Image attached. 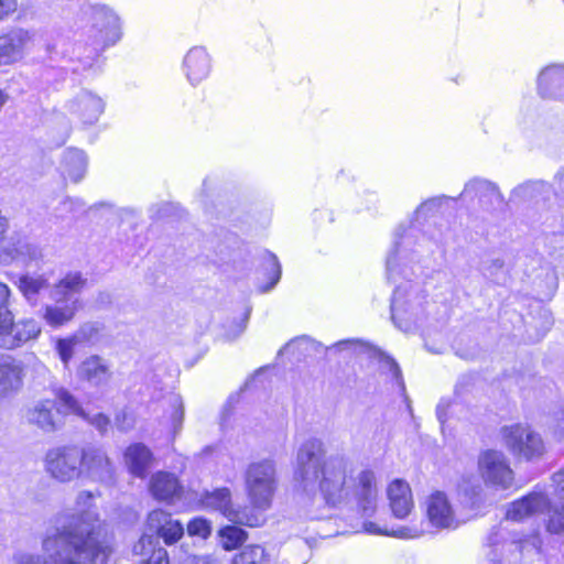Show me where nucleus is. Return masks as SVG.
Instances as JSON below:
<instances>
[{"label": "nucleus", "mask_w": 564, "mask_h": 564, "mask_svg": "<svg viewBox=\"0 0 564 564\" xmlns=\"http://www.w3.org/2000/svg\"><path fill=\"white\" fill-rule=\"evenodd\" d=\"M478 471L487 487L505 490L513 484V470L507 456L500 451L481 452L478 457Z\"/></svg>", "instance_id": "nucleus-9"}, {"label": "nucleus", "mask_w": 564, "mask_h": 564, "mask_svg": "<svg viewBox=\"0 0 564 564\" xmlns=\"http://www.w3.org/2000/svg\"><path fill=\"white\" fill-rule=\"evenodd\" d=\"M47 474L59 482H70L83 476L82 447L62 445L47 451L44 459Z\"/></svg>", "instance_id": "nucleus-8"}, {"label": "nucleus", "mask_w": 564, "mask_h": 564, "mask_svg": "<svg viewBox=\"0 0 564 564\" xmlns=\"http://www.w3.org/2000/svg\"><path fill=\"white\" fill-rule=\"evenodd\" d=\"M42 333V327L39 321L33 317L22 318L13 323L11 334L6 337L3 348L14 349L28 341L35 340Z\"/></svg>", "instance_id": "nucleus-28"}, {"label": "nucleus", "mask_w": 564, "mask_h": 564, "mask_svg": "<svg viewBox=\"0 0 564 564\" xmlns=\"http://www.w3.org/2000/svg\"><path fill=\"white\" fill-rule=\"evenodd\" d=\"M553 485L560 502L551 503L547 499L545 508L549 516L546 529L550 533L558 534L564 530V468L553 475Z\"/></svg>", "instance_id": "nucleus-26"}, {"label": "nucleus", "mask_w": 564, "mask_h": 564, "mask_svg": "<svg viewBox=\"0 0 564 564\" xmlns=\"http://www.w3.org/2000/svg\"><path fill=\"white\" fill-rule=\"evenodd\" d=\"M17 8V0H0V20H3L12 14Z\"/></svg>", "instance_id": "nucleus-48"}, {"label": "nucleus", "mask_w": 564, "mask_h": 564, "mask_svg": "<svg viewBox=\"0 0 564 564\" xmlns=\"http://www.w3.org/2000/svg\"><path fill=\"white\" fill-rule=\"evenodd\" d=\"M86 285V279L79 272H69L51 291L50 297L53 304L43 307L42 318L45 323L57 328L69 323L78 311L77 295Z\"/></svg>", "instance_id": "nucleus-4"}, {"label": "nucleus", "mask_w": 564, "mask_h": 564, "mask_svg": "<svg viewBox=\"0 0 564 564\" xmlns=\"http://www.w3.org/2000/svg\"><path fill=\"white\" fill-rule=\"evenodd\" d=\"M200 503L206 509L218 511L228 521L234 523L259 527L263 522L262 517L236 507L232 503L229 488L224 487L213 491H205L200 497Z\"/></svg>", "instance_id": "nucleus-10"}, {"label": "nucleus", "mask_w": 564, "mask_h": 564, "mask_svg": "<svg viewBox=\"0 0 564 564\" xmlns=\"http://www.w3.org/2000/svg\"><path fill=\"white\" fill-rule=\"evenodd\" d=\"M77 378L91 388L102 389L112 378L110 364L99 355H90L79 364Z\"/></svg>", "instance_id": "nucleus-19"}, {"label": "nucleus", "mask_w": 564, "mask_h": 564, "mask_svg": "<svg viewBox=\"0 0 564 564\" xmlns=\"http://www.w3.org/2000/svg\"><path fill=\"white\" fill-rule=\"evenodd\" d=\"M456 197L436 196L422 202L413 212L408 227L395 230L393 247L387 257V278L395 284L391 300V319L397 328L412 333L435 319V303L426 300L420 279L425 272L427 259L424 256L425 235L433 236L425 227L435 224L445 202Z\"/></svg>", "instance_id": "nucleus-2"}, {"label": "nucleus", "mask_w": 564, "mask_h": 564, "mask_svg": "<svg viewBox=\"0 0 564 564\" xmlns=\"http://www.w3.org/2000/svg\"><path fill=\"white\" fill-rule=\"evenodd\" d=\"M88 158L83 150L67 149L63 152L58 171L64 181L79 183L86 175Z\"/></svg>", "instance_id": "nucleus-23"}, {"label": "nucleus", "mask_w": 564, "mask_h": 564, "mask_svg": "<svg viewBox=\"0 0 564 564\" xmlns=\"http://www.w3.org/2000/svg\"><path fill=\"white\" fill-rule=\"evenodd\" d=\"M429 522L436 529L454 530L462 524L447 496L442 491L433 492L426 500Z\"/></svg>", "instance_id": "nucleus-17"}, {"label": "nucleus", "mask_w": 564, "mask_h": 564, "mask_svg": "<svg viewBox=\"0 0 564 564\" xmlns=\"http://www.w3.org/2000/svg\"><path fill=\"white\" fill-rule=\"evenodd\" d=\"M23 383V365L9 355H0V394L17 392Z\"/></svg>", "instance_id": "nucleus-25"}, {"label": "nucleus", "mask_w": 564, "mask_h": 564, "mask_svg": "<svg viewBox=\"0 0 564 564\" xmlns=\"http://www.w3.org/2000/svg\"><path fill=\"white\" fill-rule=\"evenodd\" d=\"M449 406V403L445 400H442L438 404H437V408H436V414H437V419L438 421L441 422V424L443 425L446 421V409Z\"/></svg>", "instance_id": "nucleus-51"}, {"label": "nucleus", "mask_w": 564, "mask_h": 564, "mask_svg": "<svg viewBox=\"0 0 564 564\" xmlns=\"http://www.w3.org/2000/svg\"><path fill=\"white\" fill-rule=\"evenodd\" d=\"M433 238L435 239V241H436L437 243H444V242H445V240H446V238H445V237H442V236H440V237H434V236H433Z\"/></svg>", "instance_id": "nucleus-55"}, {"label": "nucleus", "mask_w": 564, "mask_h": 564, "mask_svg": "<svg viewBox=\"0 0 564 564\" xmlns=\"http://www.w3.org/2000/svg\"><path fill=\"white\" fill-rule=\"evenodd\" d=\"M550 192V185L543 181L528 182L512 191L511 200H539Z\"/></svg>", "instance_id": "nucleus-34"}, {"label": "nucleus", "mask_w": 564, "mask_h": 564, "mask_svg": "<svg viewBox=\"0 0 564 564\" xmlns=\"http://www.w3.org/2000/svg\"><path fill=\"white\" fill-rule=\"evenodd\" d=\"M50 285V279L45 273L42 274H24L19 278L18 288L31 304H36L37 295L46 290Z\"/></svg>", "instance_id": "nucleus-31"}, {"label": "nucleus", "mask_w": 564, "mask_h": 564, "mask_svg": "<svg viewBox=\"0 0 564 564\" xmlns=\"http://www.w3.org/2000/svg\"><path fill=\"white\" fill-rule=\"evenodd\" d=\"M508 534L503 528H498L490 533L488 557L491 564H521L523 550L529 542L527 540H509Z\"/></svg>", "instance_id": "nucleus-13"}, {"label": "nucleus", "mask_w": 564, "mask_h": 564, "mask_svg": "<svg viewBox=\"0 0 564 564\" xmlns=\"http://www.w3.org/2000/svg\"><path fill=\"white\" fill-rule=\"evenodd\" d=\"M245 489L251 506L268 510L278 489L276 464L272 458L251 462L243 474Z\"/></svg>", "instance_id": "nucleus-6"}, {"label": "nucleus", "mask_w": 564, "mask_h": 564, "mask_svg": "<svg viewBox=\"0 0 564 564\" xmlns=\"http://www.w3.org/2000/svg\"><path fill=\"white\" fill-rule=\"evenodd\" d=\"M36 37L35 31L20 28L0 35V65H11L22 59L34 47Z\"/></svg>", "instance_id": "nucleus-14"}, {"label": "nucleus", "mask_w": 564, "mask_h": 564, "mask_svg": "<svg viewBox=\"0 0 564 564\" xmlns=\"http://www.w3.org/2000/svg\"><path fill=\"white\" fill-rule=\"evenodd\" d=\"M359 345L356 339H344L335 343L330 347H324L322 344L315 341L307 336H301L290 340L283 348L279 350V355H291L295 359L301 357L311 356L312 354H319L327 349H355Z\"/></svg>", "instance_id": "nucleus-20"}, {"label": "nucleus", "mask_w": 564, "mask_h": 564, "mask_svg": "<svg viewBox=\"0 0 564 564\" xmlns=\"http://www.w3.org/2000/svg\"><path fill=\"white\" fill-rule=\"evenodd\" d=\"M219 536L226 550H235L246 541L247 532L236 525H226L219 530Z\"/></svg>", "instance_id": "nucleus-37"}, {"label": "nucleus", "mask_w": 564, "mask_h": 564, "mask_svg": "<svg viewBox=\"0 0 564 564\" xmlns=\"http://www.w3.org/2000/svg\"><path fill=\"white\" fill-rule=\"evenodd\" d=\"M147 529L159 543L161 538L165 544L171 545L176 543L184 534V527L173 517L162 509L151 511L147 519Z\"/></svg>", "instance_id": "nucleus-18"}, {"label": "nucleus", "mask_w": 564, "mask_h": 564, "mask_svg": "<svg viewBox=\"0 0 564 564\" xmlns=\"http://www.w3.org/2000/svg\"><path fill=\"white\" fill-rule=\"evenodd\" d=\"M78 345H80V344L77 341V339H75V337L73 335L69 337H66V338H59L56 341L55 347H56L57 354L65 367L68 366L69 361L72 360V358L74 356L75 347Z\"/></svg>", "instance_id": "nucleus-40"}, {"label": "nucleus", "mask_w": 564, "mask_h": 564, "mask_svg": "<svg viewBox=\"0 0 564 564\" xmlns=\"http://www.w3.org/2000/svg\"><path fill=\"white\" fill-rule=\"evenodd\" d=\"M460 490L465 492V495H469L468 492V488L465 486V484H462L460 485ZM481 491V487L478 485L477 487L473 488L471 489V492H470V499H473L474 497L478 496V494Z\"/></svg>", "instance_id": "nucleus-54"}, {"label": "nucleus", "mask_w": 564, "mask_h": 564, "mask_svg": "<svg viewBox=\"0 0 564 564\" xmlns=\"http://www.w3.org/2000/svg\"><path fill=\"white\" fill-rule=\"evenodd\" d=\"M135 420L132 414L127 411H120L116 414L115 425L121 432H129L134 427Z\"/></svg>", "instance_id": "nucleus-44"}, {"label": "nucleus", "mask_w": 564, "mask_h": 564, "mask_svg": "<svg viewBox=\"0 0 564 564\" xmlns=\"http://www.w3.org/2000/svg\"><path fill=\"white\" fill-rule=\"evenodd\" d=\"M94 498L90 491H82L75 509L57 516L54 531L43 541L46 557L24 554L18 564H106L111 549L101 540Z\"/></svg>", "instance_id": "nucleus-3"}, {"label": "nucleus", "mask_w": 564, "mask_h": 564, "mask_svg": "<svg viewBox=\"0 0 564 564\" xmlns=\"http://www.w3.org/2000/svg\"><path fill=\"white\" fill-rule=\"evenodd\" d=\"M555 182L557 186V191L564 195V169L558 171L555 176Z\"/></svg>", "instance_id": "nucleus-53"}, {"label": "nucleus", "mask_w": 564, "mask_h": 564, "mask_svg": "<svg viewBox=\"0 0 564 564\" xmlns=\"http://www.w3.org/2000/svg\"><path fill=\"white\" fill-rule=\"evenodd\" d=\"M41 256L40 248L26 240H19L8 254L10 260L23 259V260H35Z\"/></svg>", "instance_id": "nucleus-38"}, {"label": "nucleus", "mask_w": 564, "mask_h": 564, "mask_svg": "<svg viewBox=\"0 0 564 564\" xmlns=\"http://www.w3.org/2000/svg\"><path fill=\"white\" fill-rule=\"evenodd\" d=\"M61 210L69 214H79L85 210V203L77 197H67L61 203Z\"/></svg>", "instance_id": "nucleus-46"}, {"label": "nucleus", "mask_w": 564, "mask_h": 564, "mask_svg": "<svg viewBox=\"0 0 564 564\" xmlns=\"http://www.w3.org/2000/svg\"><path fill=\"white\" fill-rule=\"evenodd\" d=\"M84 13L89 21L86 35L95 56L116 45L122 39L123 22L113 8L102 3H94L87 6Z\"/></svg>", "instance_id": "nucleus-5"}, {"label": "nucleus", "mask_w": 564, "mask_h": 564, "mask_svg": "<svg viewBox=\"0 0 564 564\" xmlns=\"http://www.w3.org/2000/svg\"><path fill=\"white\" fill-rule=\"evenodd\" d=\"M82 477L94 481L111 485L116 479L115 464L100 445L88 444L82 447Z\"/></svg>", "instance_id": "nucleus-12"}, {"label": "nucleus", "mask_w": 564, "mask_h": 564, "mask_svg": "<svg viewBox=\"0 0 564 564\" xmlns=\"http://www.w3.org/2000/svg\"><path fill=\"white\" fill-rule=\"evenodd\" d=\"M547 498L541 492H532L510 503L507 510V519L523 521L538 513L545 512Z\"/></svg>", "instance_id": "nucleus-24"}, {"label": "nucleus", "mask_w": 564, "mask_h": 564, "mask_svg": "<svg viewBox=\"0 0 564 564\" xmlns=\"http://www.w3.org/2000/svg\"><path fill=\"white\" fill-rule=\"evenodd\" d=\"M249 314H250V310L248 308L243 313V316L241 317L240 322L235 325V328L227 333L226 337L229 340L236 339L237 337H239L245 332V329L247 327V322L249 319Z\"/></svg>", "instance_id": "nucleus-47"}, {"label": "nucleus", "mask_w": 564, "mask_h": 564, "mask_svg": "<svg viewBox=\"0 0 564 564\" xmlns=\"http://www.w3.org/2000/svg\"><path fill=\"white\" fill-rule=\"evenodd\" d=\"M189 535L207 538L210 534V524L206 519L195 518L187 524Z\"/></svg>", "instance_id": "nucleus-43"}, {"label": "nucleus", "mask_w": 564, "mask_h": 564, "mask_svg": "<svg viewBox=\"0 0 564 564\" xmlns=\"http://www.w3.org/2000/svg\"><path fill=\"white\" fill-rule=\"evenodd\" d=\"M387 497L394 518L403 520L411 514L414 508V500L412 490L406 481L402 479L392 480L388 485Z\"/></svg>", "instance_id": "nucleus-21"}, {"label": "nucleus", "mask_w": 564, "mask_h": 564, "mask_svg": "<svg viewBox=\"0 0 564 564\" xmlns=\"http://www.w3.org/2000/svg\"><path fill=\"white\" fill-rule=\"evenodd\" d=\"M83 419L91 424L100 434H105L108 431L110 420L104 413H97L94 415H89L87 413V417Z\"/></svg>", "instance_id": "nucleus-45"}, {"label": "nucleus", "mask_w": 564, "mask_h": 564, "mask_svg": "<svg viewBox=\"0 0 564 564\" xmlns=\"http://www.w3.org/2000/svg\"><path fill=\"white\" fill-rule=\"evenodd\" d=\"M54 394L59 404L57 412L63 414H74L79 417H87V412L68 390L57 388L54 391Z\"/></svg>", "instance_id": "nucleus-36"}, {"label": "nucleus", "mask_w": 564, "mask_h": 564, "mask_svg": "<svg viewBox=\"0 0 564 564\" xmlns=\"http://www.w3.org/2000/svg\"><path fill=\"white\" fill-rule=\"evenodd\" d=\"M100 333V327L97 323H85L83 324L74 334L73 336L77 341L82 344H89L94 343L98 339Z\"/></svg>", "instance_id": "nucleus-41"}, {"label": "nucleus", "mask_w": 564, "mask_h": 564, "mask_svg": "<svg viewBox=\"0 0 564 564\" xmlns=\"http://www.w3.org/2000/svg\"><path fill=\"white\" fill-rule=\"evenodd\" d=\"M151 553L149 558L142 564H169L167 552L163 547H156V539L150 535V533H144L138 543L133 546V553L140 555H147Z\"/></svg>", "instance_id": "nucleus-32"}, {"label": "nucleus", "mask_w": 564, "mask_h": 564, "mask_svg": "<svg viewBox=\"0 0 564 564\" xmlns=\"http://www.w3.org/2000/svg\"><path fill=\"white\" fill-rule=\"evenodd\" d=\"M14 316L9 308H0V346L3 348L6 337L11 334Z\"/></svg>", "instance_id": "nucleus-42"}, {"label": "nucleus", "mask_w": 564, "mask_h": 564, "mask_svg": "<svg viewBox=\"0 0 564 564\" xmlns=\"http://www.w3.org/2000/svg\"><path fill=\"white\" fill-rule=\"evenodd\" d=\"M564 88V66L545 67L538 78V91L543 98H557Z\"/></svg>", "instance_id": "nucleus-29"}, {"label": "nucleus", "mask_w": 564, "mask_h": 564, "mask_svg": "<svg viewBox=\"0 0 564 564\" xmlns=\"http://www.w3.org/2000/svg\"><path fill=\"white\" fill-rule=\"evenodd\" d=\"M322 440L310 437L296 453L294 502L301 517L318 520L326 509H343L356 505L362 517L375 514L378 484L375 471L361 470L355 476L350 460L343 455L324 458Z\"/></svg>", "instance_id": "nucleus-1"}, {"label": "nucleus", "mask_w": 564, "mask_h": 564, "mask_svg": "<svg viewBox=\"0 0 564 564\" xmlns=\"http://www.w3.org/2000/svg\"><path fill=\"white\" fill-rule=\"evenodd\" d=\"M152 459V452L143 443H133L123 452L124 465L129 473L137 478H145Z\"/></svg>", "instance_id": "nucleus-27"}, {"label": "nucleus", "mask_w": 564, "mask_h": 564, "mask_svg": "<svg viewBox=\"0 0 564 564\" xmlns=\"http://www.w3.org/2000/svg\"><path fill=\"white\" fill-rule=\"evenodd\" d=\"M362 529L366 533L376 535H389L399 539H416L420 538L424 530L419 527H400L397 530L389 531L387 528H381L372 521H365Z\"/></svg>", "instance_id": "nucleus-33"}, {"label": "nucleus", "mask_w": 564, "mask_h": 564, "mask_svg": "<svg viewBox=\"0 0 564 564\" xmlns=\"http://www.w3.org/2000/svg\"><path fill=\"white\" fill-rule=\"evenodd\" d=\"M267 270L270 283L261 288V292H269L272 290L281 278V264L275 254L267 252Z\"/></svg>", "instance_id": "nucleus-39"}, {"label": "nucleus", "mask_w": 564, "mask_h": 564, "mask_svg": "<svg viewBox=\"0 0 564 564\" xmlns=\"http://www.w3.org/2000/svg\"><path fill=\"white\" fill-rule=\"evenodd\" d=\"M10 294L9 286L4 283H0V308H9Z\"/></svg>", "instance_id": "nucleus-50"}, {"label": "nucleus", "mask_w": 564, "mask_h": 564, "mask_svg": "<svg viewBox=\"0 0 564 564\" xmlns=\"http://www.w3.org/2000/svg\"><path fill=\"white\" fill-rule=\"evenodd\" d=\"M553 430H554L553 433H554L555 438L558 442H564V410H562L557 414Z\"/></svg>", "instance_id": "nucleus-49"}, {"label": "nucleus", "mask_w": 564, "mask_h": 564, "mask_svg": "<svg viewBox=\"0 0 564 564\" xmlns=\"http://www.w3.org/2000/svg\"><path fill=\"white\" fill-rule=\"evenodd\" d=\"M55 403L52 400H41L26 412L29 423L36 425L44 432H54L58 427L56 415L53 412Z\"/></svg>", "instance_id": "nucleus-30"}, {"label": "nucleus", "mask_w": 564, "mask_h": 564, "mask_svg": "<svg viewBox=\"0 0 564 564\" xmlns=\"http://www.w3.org/2000/svg\"><path fill=\"white\" fill-rule=\"evenodd\" d=\"M182 74L192 87L199 86L213 72V57L203 45L191 47L181 63Z\"/></svg>", "instance_id": "nucleus-16"}, {"label": "nucleus", "mask_w": 564, "mask_h": 564, "mask_svg": "<svg viewBox=\"0 0 564 564\" xmlns=\"http://www.w3.org/2000/svg\"><path fill=\"white\" fill-rule=\"evenodd\" d=\"M104 206H109L110 207V205L106 204V203H99V204L95 205V207H98V208L99 207H104Z\"/></svg>", "instance_id": "nucleus-56"}, {"label": "nucleus", "mask_w": 564, "mask_h": 564, "mask_svg": "<svg viewBox=\"0 0 564 564\" xmlns=\"http://www.w3.org/2000/svg\"><path fill=\"white\" fill-rule=\"evenodd\" d=\"M149 489L154 499L167 503L178 499L183 491L177 477L167 471H158L152 475Z\"/></svg>", "instance_id": "nucleus-22"}, {"label": "nucleus", "mask_w": 564, "mask_h": 564, "mask_svg": "<svg viewBox=\"0 0 564 564\" xmlns=\"http://www.w3.org/2000/svg\"><path fill=\"white\" fill-rule=\"evenodd\" d=\"M64 108L73 121L83 127H91L105 112L106 101L99 95L83 89L69 98Z\"/></svg>", "instance_id": "nucleus-11"}, {"label": "nucleus", "mask_w": 564, "mask_h": 564, "mask_svg": "<svg viewBox=\"0 0 564 564\" xmlns=\"http://www.w3.org/2000/svg\"><path fill=\"white\" fill-rule=\"evenodd\" d=\"M456 199L466 203L477 200L480 207L487 212L499 210L505 206L503 197L497 185L482 178H474L467 182Z\"/></svg>", "instance_id": "nucleus-15"}, {"label": "nucleus", "mask_w": 564, "mask_h": 564, "mask_svg": "<svg viewBox=\"0 0 564 564\" xmlns=\"http://www.w3.org/2000/svg\"><path fill=\"white\" fill-rule=\"evenodd\" d=\"M167 409L165 415L170 421L173 434L181 432L184 421V402L180 394L172 393L166 398Z\"/></svg>", "instance_id": "nucleus-35"}, {"label": "nucleus", "mask_w": 564, "mask_h": 564, "mask_svg": "<svg viewBox=\"0 0 564 564\" xmlns=\"http://www.w3.org/2000/svg\"><path fill=\"white\" fill-rule=\"evenodd\" d=\"M386 364L389 366L390 371L392 372V376L395 380H400L401 377V370L397 362L390 358L386 360Z\"/></svg>", "instance_id": "nucleus-52"}, {"label": "nucleus", "mask_w": 564, "mask_h": 564, "mask_svg": "<svg viewBox=\"0 0 564 564\" xmlns=\"http://www.w3.org/2000/svg\"><path fill=\"white\" fill-rule=\"evenodd\" d=\"M556 286H557V282H556V279L554 278L553 279V289H556Z\"/></svg>", "instance_id": "nucleus-57"}, {"label": "nucleus", "mask_w": 564, "mask_h": 564, "mask_svg": "<svg viewBox=\"0 0 564 564\" xmlns=\"http://www.w3.org/2000/svg\"><path fill=\"white\" fill-rule=\"evenodd\" d=\"M502 443L517 458L534 460L545 453L541 435L528 425L513 424L500 430Z\"/></svg>", "instance_id": "nucleus-7"}]
</instances>
